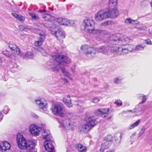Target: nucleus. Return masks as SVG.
I'll return each instance as SVG.
<instances>
[{
	"label": "nucleus",
	"mask_w": 152,
	"mask_h": 152,
	"mask_svg": "<svg viewBox=\"0 0 152 152\" xmlns=\"http://www.w3.org/2000/svg\"><path fill=\"white\" fill-rule=\"evenodd\" d=\"M130 41V39L125 36L121 37V39L117 40L115 39L112 41V43L121 45V46L112 47L111 48L112 52L118 56L125 55L132 52L141 50L145 47V46L143 45L138 44L134 48L132 44H126Z\"/></svg>",
	"instance_id": "1"
},
{
	"label": "nucleus",
	"mask_w": 152,
	"mask_h": 152,
	"mask_svg": "<svg viewBox=\"0 0 152 152\" xmlns=\"http://www.w3.org/2000/svg\"><path fill=\"white\" fill-rule=\"evenodd\" d=\"M16 141L18 147L21 150L30 151L33 149L35 146L33 142L27 141L21 133L17 134Z\"/></svg>",
	"instance_id": "2"
},
{
	"label": "nucleus",
	"mask_w": 152,
	"mask_h": 152,
	"mask_svg": "<svg viewBox=\"0 0 152 152\" xmlns=\"http://www.w3.org/2000/svg\"><path fill=\"white\" fill-rule=\"evenodd\" d=\"M86 124L82 126L83 130L84 132H87L94 127L97 123V121L92 115H88L85 119Z\"/></svg>",
	"instance_id": "3"
},
{
	"label": "nucleus",
	"mask_w": 152,
	"mask_h": 152,
	"mask_svg": "<svg viewBox=\"0 0 152 152\" xmlns=\"http://www.w3.org/2000/svg\"><path fill=\"white\" fill-rule=\"evenodd\" d=\"M52 57L53 59L55 60L61 66H66L71 62L70 59L68 56L60 53L55 55H53Z\"/></svg>",
	"instance_id": "4"
},
{
	"label": "nucleus",
	"mask_w": 152,
	"mask_h": 152,
	"mask_svg": "<svg viewBox=\"0 0 152 152\" xmlns=\"http://www.w3.org/2000/svg\"><path fill=\"white\" fill-rule=\"evenodd\" d=\"M80 49L83 52V53L85 55L90 58L94 57L96 55V48H94L85 44L81 46Z\"/></svg>",
	"instance_id": "5"
},
{
	"label": "nucleus",
	"mask_w": 152,
	"mask_h": 152,
	"mask_svg": "<svg viewBox=\"0 0 152 152\" xmlns=\"http://www.w3.org/2000/svg\"><path fill=\"white\" fill-rule=\"evenodd\" d=\"M121 37L117 38L115 36H114L113 37V39H111V41L110 42V43L111 44V45L110 46H101L99 47V48H96L97 49V52H101L102 53H103L107 55L109 53V49H110L112 53L114 55H116V54H114L111 51V48L112 47H114L115 46H121V45H119L117 44H113L112 43V41L114 40L115 39H116L117 40L119 39H121Z\"/></svg>",
	"instance_id": "6"
},
{
	"label": "nucleus",
	"mask_w": 152,
	"mask_h": 152,
	"mask_svg": "<svg viewBox=\"0 0 152 152\" xmlns=\"http://www.w3.org/2000/svg\"><path fill=\"white\" fill-rule=\"evenodd\" d=\"M51 110L53 114L60 117H64L66 113L63 108L60 104H54L52 105Z\"/></svg>",
	"instance_id": "7"
},
{
	"label": "nucleus",
	"mask_w": 152,
	"mask_h": 152,
	"mask_svg": "<svg viewBox=\"0 0 152 152\" xmlns=\"http://www.w3.org/2000/svg\"><path fill=\"white\" fill-rule=\"evenodd\" d=\"M57 29V27L55 25H53L50 28V30L52 34L55 36L58 40H62L66 37L65 33L62 30Z\"/></svg>",
	"instance_id": "8"
},
{
	"label": "nucleus",
	"mask_w": 152,
	"mask_h": 152,
	"mask_svg": "<svg viewBox=\"0 0 152 152\" xmlns=\"http://www.w3.org/2000/svg\"><path fill=\"white\" fill-rule=\"evenodd\" d=\"M107 15L106 10H100L95 14L94 19L97 22L102 21L108 18Z\"/></svg>",
	"instance_id": "9"
},
{
	"label": "nucleus",
	"mask_w": 152,
	"mask_h": 152,
	"mask_svg": "<svg viewBox=\"0 0 152 152\" xmlns=\"http://www.w3.org/2000/svg\"><path fill=\"white\" fill-rule=\"evenodd\" d=\"M83 25L84 27V30L86 32H92V29L94 27V22L91 20H85L83 22Z\"/></svg>",
	"instance_id": "10"
},
{
	"label": "nucleus",
	"mask_w": 152,
	"mask_h": 152,
	"mask_svg": "<svg viewBox=\"0 0 152 152\" xmlns=\"http://www.w3.org/2000/svg\"><path fill=\"white\" fill-rule=\"evenodd\" d=\"M37 106L40 109L45 110L48 105L46 100L44 98H38L35 100Z\"/></svg>",
	"instance_id": "11"
},
{
	"label": "nucleus",
	"mask_w": 152,
	"mask_h": 152,
	"mask_svg": "<svg viewBox=\"0 0 152 152\" xmlns=\"http://www.w3.org/2000/svg\"><path fill=\"white\" fill-rule=\"evenodd\" d=\"M56 20L58 23L61 25L73 26L75 24L74 21L61 17L57 18Z\"/></svg>",
	"instance_id": "12"
},
{
	"label": "nucleus",
	"mask_w": 152,
	"mask_h": 152,
	"mask_svg": "<svg viewBox=\"0 0 152 152\" xmlns=\"http://www.w3.org/2000/svg\"><path fill=\"white\" fill-rule=\"evenodd\" d=\"M29 129L30 132L32 135L37 136L39 134L41 128L37 125L32 124L29 126Z\"/></svg>",
	"instance_id": "13"
},
{
	"label": "nucleus",
	"mask_w": 152,
	"mask_h": 152,
	"mask_svg": "<svg viewBox=\"0 0 152 152\" xmlns=\"http://www.w3.org/2000/svg\"><path fill=\"white\" fill-rule=\"evenodd\" d=\"M72 121L69 118H66L60 122L61 127L63 129L69 130L71 128Z\"/></svg>",
	"instance_id": "14"
},
{
	"label": "nucleus",
	"mask_w": 152,
	"mask_h": 152,
	"mask_svg": "<svg viewBox=\"0 0 152 152\" xmlns=\"http://www.w3.org/2000/svg\"><path fill=\"white\" fill-rule=\"evenodd\" d=\"M113 7L114 8L109 9L108 11L106 10L108 18H115L119 15L118 11L116 8V7Z\"/></svg>",
	"instance_id": "15"
},
{
	"label": "nucleus",
	"mask_w": 152,
	"mask_h": 152,
	"mask_svg": "<svg viewBox=\"0 0 152 152\" xmlns=\"http://www.w3.org/2000/svg\"><path fill=\"white\" fill-rule=\"evenodd\" d=\"M53 142L50 140H46L44 143V146L47 151L49 152H54Z\"/></svg>",
	"instance_id": "16"
},
{
	"label": "nucleus",
	"mask_w": 152,
	"mask_h": 152,
	"mask_svg": "<svg viewBox=\"0 0 152 152\" xmlns=\"http://www.w3.org/2000/svg\"><path fill=\"white\" fill-rule=\"evenodd\" d=\"M39 38L38 40L34 42V45L35 46L38 47L42 45L45 38V32L42 31L39 33Z\"/></svg>",
	"instance_id": "17"
},
{
	"label": "nucleus",
	"mask_w": 152,
	"mask_h": 152,
	"mask_svg": "<svg viewBox=\"0 0 152 152\" xmlns=\"http://www.w3.org/2000/svg\"><path fill=\"white\" fill-rule=\"evenodd\" d=\"M0 148L2 151H6L10 149V145L7 142H1L0 144Z\"/></svg>",
	"instance_id": "18"
},
{
	"label": "nucleus",
	"mask_w": 152,
	"mask_h": 152,
	"mask_svg": "<svg viewBox=\"0 0 152 152\" xmlns=\"http://www.w3.org/2000/svg\"><path fill=\"white\" fill-rule=\"evenodd\" d=\"M62 101L68 107H70L73 106L71 102V99L70 96L68 95L66 97L62 99Z\"/></svg>",
	"instance_id": "19"
},
{
	"label": "nucleus",
	"mask_w": 152,
	"mask_h": 152,
	"mask_svg": "<svg viewBox=\"0 0 152 152\" xmlns=\"http://www.w3.org/2000/svg\"><path fill=\"white\" fill-rule=\"evenodd\" d=\"M76 148L80 152H86V147L82 145L81 144H77L75 145Z\"/></svg>",
	"instance_id": "20"
},
{
	"label": "nucleus",
	"mask_w": 152,
	"mask_h": 152,
	"mask_svg": "<svg viewBox=\"0 0 152 152\" xmlns=\"http://www.w3.org/2000/svg\"><path fill=\"white\" fill-rule=\"evenodd\" d=\"M20 56L25 58L31 59L34 57L33 54L31 52H28L26 53H22L20 54Z\"/></svg>",
	"instance_id": "21"
},
{
	"label": "nucleus",
	"mask_w": 152,
	"mask_h": 152,
	"mask_svg": "<svg viewBox=\"0 0 152 152\" xmlns=\"http://www.w3.org/2000/svg\"><path fill=\"white\" fill-rule=\"evenodd\" d=\"M11 14L16 19L20 21L23 22L25 20V18L20 15H18L15 13H12Z\"/></svg>",
	"instance_id": "22"
},
{
	"label": "nucleus",
	"mask_w": 152,
	"mask_h": 152,
	"mask_svg": "<svg viewBox=\"0 0 152 152\" xmlns=\"http://www.w3.org/2000/svg\"><path fill=\"white\" fill-rule=\"evenodd\" d=\"M61 70L62 72L64 73V75L65 76L67 77L69 79L71 80H73V77H72L71 74L69 73L66 71L64 67H62L61 68Z\"/></svg>",
	"instance_id": "23"
},
{
	"label": "nucleus",
	"mask_w": 152,
	"mask_h": 152,
	"mask_svg": "<svg viewBox=\"0 0 152 152\" xmlns=\"http://www.w3.org/2000/svg\"><path fill=\"white\" fill-rule=\"evenodd\" d=\"M9 47L11 50L15 49L17 53L18 54V53L19 48L15 44L12 43H10L9 44Z\"/></svg>",
	"instance_id": "24"
},
{
	"label": "nucleus",
	"mask_w": 152,
	"mask_h": 152,
	"mask_svg": "<svg viewBox=\"0 0 152 152\" xmlns=\"http://www.w3.org/2000/svg\"><path fill=\"white\" fill-rule=\"evenodd\" d=\"M42 132V135L44 139H46L50 137V133L48 130H43Z\"/></svg>",
	"instance_id": "25"
},
{
	"label": "nucleus",
	"mask_w": 152,
	"mask_h": 152,
	"mask_svg": "<svg viewBox=\"0 0 152 152\" xmlns=\"http://www.w3.org/2000/svg\"><path fill=\"white\" fill-rule=\"evenodd\" d=\"M109 146V143L107 142H105L103 143L101 146L100 149V152H104V150L107 148Z\"/></svg>",
	"instance_id": "26"
},
{
	"label": "nucleus",
	"mask_w": 152,
	"mask_h": 152,
	"mask_svg": "<svg viewBox=\"0 0 152 152\" xmlns=\"http://www.w3.org/2000/svg\"><path fill=\"white\" fill-rule=\"evenodd\" d=\"M43 18L47 21L53 20L54 19V18L52 17L50 15L48 14H45L43 15L42 16Z\"/></svg>",
	"instance_id": "27"
},
{
	"label": "nucleus",
	"mask_w": 152,
	"mask_h": 152,
	"mask_svg": "<svg viewBox=\"0 0 152 152\" xmlns=\"http://www.w3.org/2000/svg\"><path fill=\"white\" fill-rule=\"evenodd\" d=\"M117 4V0H109V5L110 7H116Z\"/></svg>",
	"instance_id": "28"
},
{
	"label": "nucleus",
	"mask_w": 152,
	"mask_h": 152,
	"mask_svg": "<svg viewBox=\"0 0 152 152\" xmlns=\"http://www.w3.org/2000/svg\"><path fill=\"white\" fill-rule=\"evenodd\" d=\"M140 123V120H138L133 124H132L129 128V129H131L138 126Z\"/></svg>",
	"instance_id": "29"
},
{
	"label": "nucleus",
	"mask_w": 152,
	"mask_h": 152,
	"mask_svg": "<svg viewBox=\"0 0 152 152\" xmlns=\"http://www.w3.org/2000/svg\"><path fill=\"white\" fill-rule=\"evenodd\" d=\"M139 98L140 99H142V101L139 103V104H143L147 100V97L146 96L142 94H140Z\"/></svg>",
	"instance_id": "30"
},
{
	"label": "nucleus",
	"mask_w": 152,
	"mask_h": 152,
	"mask_svg": "<svg viewBox=\"0 0 152 152\" xmlns=\"http://www.w3.org/2000/svg\"><path fill=\"white\" fill-rule=\"evenodd\" d=\"M95 113L97 115H100L103 118L107 117V115L103 116L102 109H99L96 110Z\"/></svg>",
	"instance_id": "31"
},
{
	"label": "nucleus",
	"mask_w": 152,
	"mask_h": 152,
	"mask_svg": "<svg viewBox=\"0 0 152 152\" xmlns=\"http://www.w3.org/2000/svg\"><path fill=\"white\" fill-rule=\"evenodd\" d=\"M2 54L5 56L10 57L12 55V54L10 51L7 50H4L2 52Z\"/></svg>",
	"instance_id": "32"
},
{
	"label": "nucleus",
	"mask_w": 152,
	"mask_h": 152,
	"mask_svg": "<svg viewBox=\"0 0 152 152\" xmlns=\"http://www.w3.org/2000/svg\"><path fill=\"white\" fill-rule=\"evenodd\" d=\"M102 31L96 29H94L93 28L92 29V32H88L89 33H93L94 34H99L102 32Z\"/></svg>",
	"instance_id": "33"
},
{
	"label": "nucleus",
	"mask_w": 152,
	"mask_h": 152,
	"mask_svg": "<svg viewBox=\"0 0 152 152\" xmlns=\"http://www.w3.org/2000/svg\"><path fill=\"white\" fill-rule=\"evenodd\" d=\"M102 110L103 116L107 115V116L109 112V109L107 108L102 109Z\"/></svg>",
	"instance_id": "34"
},
{
	"label": "nucleus",
	"mask_w": 152,
	"mask_h": 152,
	"mask_svg": "<svg viewBox=\"0 0 152 152\" xmlns=\"http://www.w3.org/2000/svg\"><path fill=\"white\" fill-rule=\"evenodd\" d=\"M134 20L131 19L130 18H128L125 20V23L126 24H132Z\"/></svg>",
	"instance_id": "35"
},
{
	"label": "nucleus",
	"mask_w": 152,
	"mask_h": 152,
	"mask_svg": "<svg viewBox=\"0 0 152 152\" xmlns=\"http://www.w3.org/2000/svg\"><path fill=\"white\" fill-rule=\"evenodd\" d=\"M112 140V137L110 135H108L105 138V140L106 142H110Z\"/></svg>",
	"instance_id": "36"
},
{
	"label": "nucleus",
	"mask_w": 152,
	"mask_h": 152,
	"mask_svg": "<svg viewBox=\"0 0 152 152\" xmlns=\"http://www.w3.org/2000/svg\"><path fill=\"white\" fill-rule=\"evenodd\" d=\"M122 79L120 77H116L114 80V83L115 84H119L121 83Z\"/></svg>",
	"instance_id": "37"
},
{
	"label": "nucleus",
	"mask_w": 152,
	"mask_h": 152,
	"mask_svg": "<svg viewBox=\"0 0 152 152\" xmlns=\"http://www.w3.org/2000/svg\"><path fill=\"white\" fill-rule=\"evenodd\" d=\"M29 14L32 18L36 20L39 19L38 16L34 13H29Z\"/></svg>",
	"instance_id": "38"
},
{
	"label": "nucleus",
	"mask_w": 152,
	"mask_h": 152,
	"mask_svg": "<svg viewBox=\"0 0 152 152\" xmlns=\"http://www.w3.org/2000/svg\"><path fill=\"white\" fill-rule=\"evenodd\" d=\"M145 129L144 127H142L141 129V131L138 134V136L140 137L145 132Z\"/></svg>",
	"instance_id": "39"
},
{
	"label": "nucleus",
	"mask_w": 152,
	"mask_h": 152,
	"mask_svg": "<svg viewBox=\"0 0 152 152\" xmlns=\"http://www.w3.org/2000/svg\"><path fill=\"white\" fill-rule=\"evenodd\" d=\"M42 54L44 56H47L48 55V53H46L45 50L42 48H41L40 50Z\"/></svg>",
	"instance_id": "40"
},
{
	"label": "nucleus",
	"mask_w": 152,
	"mask_h": 152,
	"mask_svg": "<svg viewBox=\"0 0 152 152\" xmlns=\"http://www.w3.org/2000/svg\"><path fill=\"white\" fill-rule=\"evenodd\" d=\"M114 104L118 106H120L122 105V102L121 100H117L114 102Z\"/></svg>",
	"instance_id": "41"
},
{
	"label": "nucleus",
	"mask_w": 152,
	"mask_h": 152,
	"mask_svg": "<svg viewBox=\"0 0 152 152\" xmlns=\"http://www.w3.org/2000/svg\"><path fill=\"white\" fill-rule=\"evenodd\" d=\"M15 50H16L15 49H14V50H11L12 52L14 54H16V55H19L20 56V54L21 53H22L20 52V49L19 48L18 53V54L16 52Z\"/></svg>",
	"instance_id": "42"
},
{
	"label": "nucleus",
	"mask_w": 152,
	"mask_h": 152,
	"mask_svg": "<svg viewBox=\"0 0 152 152\" xmlns=\"http://www.w3.org/2000/svg\"><path fill=\"white\" fill-rule=\"evenodd\" d=\"M99 101V99L97 97L95 98L92 99V102L94 103H98Z\"/></svg>",
	"instance_id": "43"
},
{
	"label": "nucleus",
	"mask_w": 152,
	"mask_h": 152,
	"mask_svg": "<svg viewBox=\"0 0 152 152\" xmlns=\"http://www.w3.org/2000/svg\"><path fill=\"white\" fill-rule=\"evenodd\" d=\"M110 23V22L109 21H107L102 23V25L106 26L109 25Z\"/></svg>",
	"instance_id": "44"
},
{
	"label": "nucleus",
	"mask_w": 152,
	"mask_h": 152,
	"mask_svg": "<svg viewBox=\"0 0 152 152\" xmlns=\"http://www.w3.org/2000/svg\"><path fill=\"white\" fill-rule=\"evenodd\" d=\"M60 67H53L51 69L52 70L54 71H58L59 70V68Z\"/></svg>",
	"instance_id": "45"
},
{
	"label": "nucleus",
	"mask_w": 152,
	"mask_h": 152,
	"mask_svg": "<svg viewBox=\"0 0 152 152\" xmlns=\"http://www.w3.org/2000/svg\"><path fill=\"white\" fill-rule=\"evenodd\" d=\"M19 29L22 31H24L25 29H26L25 27L22 25H20L19 26Z\"/></svg>",
	"instance_id": "46"
},
{
	"label": "nucleus",
	"mask_w": 152,
	"mask_h": 152,
	"mask_svg": "<svg viewBox=\"0 0 152 152\" xmlns=\"http://www.w3.org/2000/svg\"><path fill=\"white\" fill-rule=\"evenodd\" d=\"M133 23H132V24L135 25H138L140 24L139 22L137 20H134V21H133Z\"/></svg>",
	"instance_id": "47"
},
{
	"label": "nucleus",
	"mask_w": 152,
	"mask_h": 152,
	"mask_svg": "<svg viewBox=\"0 0 152 152\" xmlns=\"http://www.w3.org/2000/svg\"><path fill=\"white\" fill-rule=\"evenodd\" d=\"M146 43L148 45H150L151 44V41L150 40H147L146 41Z\"/></svg>",
	"instance_id": "48"
},
{
	"label": "nucleus",
	"mask_w": 152,
	"mask_h": 152,
	"mask_svg": "<svg viewBox=\"0 0 152 152\" xmlns=\"http://www.w3.org/2000/svg\"><path fill=\"white\" fill-rule=\"evenodd\" d=\"M62 81L65 83H67L68 82V81L66 79L63 78V79H62Z\"/></svg>",
	"instance_id": "49"
},
{
	"label": "nucleus",
	"mask_w": 152,
	"mask_h": 152,
	"mask_svg": "<svg viewBox=\"0 0 152 152\" xmlns=\"http://www.w3.org/2000/svg\"><path fill=\"white\" fill-rule=\"evenodd\" d=\"M118 137L119 138L118 139V140H120L121 139V135L119 133H118L116 134Z\"/></svg>",
	"instance_id": "50"
},
{
	"label": "nucleus",
	"mask_w": 152,
	"mask_h": 152,
	"mask_svg": "<svg viewBox=\"0 0 152 152\" xmlns=\"http://www.w3.org/2000/svg\"><path fill=\"white\" fill-rule=\"evenodd\" d=\"M149 33L150 34H151V35H152V28L149 29Z\"/></svg>",
	"instance_id": "51"
},
{
	"label": "nucleus",
	"mask_w": 152,
	"mask_h": 152,
	"mask_svg": "<svg viewBox=\"0 0 152 152\" xmlns=\"http://www.w3.org/2000/svg\"><path fill=\"white\" fill-rule=\"evenodd\" d=\"M136 133H133V134H132V135L131 136V137H133V136H135V134H136Z\"/></svg>",
	"instance_id": "52"
},
{
	"label": "nucleus",
	"mask_w": 152,
	"mask_h": 152,
	"mask_svg": "<svg viewBox=\"0 0 152 152\" xmlns=\"http://www.w3.org/2000/svg\"><path fill=\"white\" fill-rule=\"evenodd\" d=\"M72 71L73 72H75V67H74L73 68H72Z\"/></svg>",
	"instance_id": "53"
},
{
	"label": "nucleus",
	"mask_w": 152,
	"mask_h": 152,
	"mask_svg": "<svg viewBox=\"0 0 152 152\" xmlns=\"http://www.w3.org/2000/svg\"><path fill=\"white\" fill-rule=\"evenodd\" d=\"M151 7H152V1L151 2Z\"/></svg>",
	"instance_id": "54"
},
{
	"label": "nucleus",
	"mask_w": 152,
	"mask_h": 152,
	"mask_svg": "<svg viewBox=\"0 0 152 152\" xmlns=\"http://www.w3.org/2000/svg\"><path fill=\"white\" fill-rule=\"evenodd\" d=\"M2 61V60L1 59V58L0 57V61Z\"/></svg>",
	"instance_id": "55"
},
{
	"label": "nucleus",
	"mask_w": 152,
	"mask_h": 152,
	"mask_svg": "<svg viewBox=\"0 0 152 152\" xmlns=\"http://www.w3.org/2000/svg\"><path fill=\"white\" fill-rule=\"evenodd\" d=\"M1 113L0 112V116H1Z\"/></svg>",
	"instance_id": "56"
},
{
	"label": "nucleus",
	"mask_w": 152,
	"mask_h": 152,
	"mask_svg": "<svg viewBox=\"0 0 152 152\" xmlns=\"http://www.w3.org/2000/svg\"><path fill=\"white\" fill-rule=\"evenodd\" d=\"M133 112H134V113L135 112V111H133Z\"/></svg>",
	"instance_id": "57"
}]
</instances>
